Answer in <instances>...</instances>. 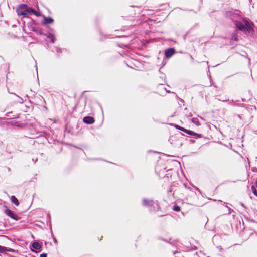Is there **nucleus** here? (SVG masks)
<instances>
[{
    "label": "nucleus",
    "mask_w": 257,
    "mask_h": 257,
    "mask_svg": "<svg viewBox=\"0 0 257 257\" xmlns=\"http://www.w3.org/2000/svg\"><path fill=\"white\" fill-rule=\"evenodd\" d=\"M143 204L145 206H152L154 204V202L152 200L144 199L143 201Z\"/></svg>",
    "instance_id": "0eeeda50"
},
{
    "label": "nucleus",
    "mask_w": 257,
    "mask_h": 257,
    "mask_svg": "<svg viewBox=\"0 0 257 257\" xmlns=\"http://www.w3.org/2000/svg\"><path fill=\"white\" fill-rule=\"evenodd\" d=\"M255 184H256V186L257 187V180L256 181Z\"/></svg>",
    "instance_id": "4be33fe9"
},
{
    "label": "nucleus",
    "mask_w": 257,
    "mask_h": 257,
    "mask_svg": "<svg viewBox=\"0 0 257 257\" xmlns=\"http://www.w3.org/2000/svg\"><path fill=\"white\" fill-rule=\"evenodd\" d=\"M175 52L174 48H168L165 51V56L166 58H170L175 53Z\"/></svg>",
    "instance_id": "20e7f679"
},
{
    "label": "nucleus",
    "mask_w": 257,
    "mask_h": 257,
    "mask_svg": "<svg viewBox=\"0 0 257 257\" xmlns=\"http://www.w3.org/2000/svg\"><path fill=\"white\" fill-rule=\"evenodd\" d=\"M175 127L177 129L179 130H180V131H184V127H181L178 125H175Z\"/></svg>",
    "instance_id": "dca6fc26"
},
{
    "label": "nucleus",
    "mask_w": 257,
    "mask_h": 257,
    "mask_svg": "<svg viewBox=\"0 0 257 257\" xmlns=\"http://www.w3.org/2000/svg\"><path fill=\"white\" fill-rule=\"evenodd\" d=\"M183 132L187 133L188 135L194 136L198 138H201L202 137V135L201 134L196 133L192 131L187 130L185 128H184V131Z\"/></svg>",
    "instance_id": "423d86ee"
},
{
    "label": "nucleus",
    "mask_w": 257,
    "mask_h": 257,
    "mask_svg": "<svg viewBox=\"0 0 257 257\" xmlns=\"http://www.w3.org/2000/svg\"><path fill=\"white\" fill-rule=\"evenodd\" d=\"M39 33L40 35L39 38L41 40H42V41L43 40H46L48 38V36L46 34H43L41 31H39Z\"/></svg>",
    "instance_id": "1a4fd4ad"
},
{
    "label": "nucleus",
    "mask_w": 257,
    "mask_h": 257,
    "mask_svg": "<svg viewBox=\"0 0 257 257\" xmlns=\"http://www.w3.org/2000/svg\"><path fill=\"white\" fill-rule=\"evenodd\" d=\"M157 206L158 209H159V208H160L158 204H157Z\"/></svg>",
    "instance_id": "5701e85b"
},
{
    "label": "nucleus",
    "mask_w": 257,
    "mask_h": 257,
    "mask_svg": "<svg viewBox=\"0 0 257 257\" xmlns=\"http://www.w3.org/2000/svg\"><path fill=\"white\" fill-rule=\"evenodd\" d=\"M47 254L46 253H43L41 254L40 257H47Z\"/></svg>",
    "instance_id": "f3484780"
},
{
    "label": "nucleus",
    "mask_w": 257,
    "mask_h": 257,
    "mask_svg": "<svg viewBox=\"0 0 257 257\" xmlns=\"http://www.w3.org/2000/svg\"><path fill=\"white\" fill-rule=\"evenodd\" d=\"M49 39L51 40V41L53 43H54L55 40V36L53 34L49 33Z\"/></svg>",
    "instance_id": "ddd939ff"
},
{
    "label": "nucleus",
    "mask_w": 257,
    "mask_h": 257,
    "mask_svg": "<svg viewBox=\"0 0 257 257\" xmlns=\"http://www.w3.org/2000/svg\"><path fill=\"white\" fill-rule=\"evenodd\" d=\"M11 201L12 203L15 204L17 206L19 205V201L18 199L14 196H12L11 197Z\"/></svg>",
    "instance_id": "9d476101"
},
{
    "label": "nucleus",
    "mask_w": 257,
    "mask_h": 257,
    "mask_svg": "<svg viewBox=\"0 0 257 257\" xmlns=\"http://www.w3.org/2000/svg\"><path fill=\"white\" fill-rule=\"evenodd\" d=\"M83 121L86 124H91L94 123L95 119L92 117L86 116L83 118Z\"/></svg>",
    "instance_id": "39448f33"
},
{
    "label": "nucleus",
    "mask_w": 257,
    "mask_h": 257,
    "mask_svg": "<svg viewBox=\"0 0 257 257\" xmlns=\"http://www.w3.org/2000/svg\"><path fill=\"white\" fill-rule=\"evenodd\" d=\"M5 213L7 216L15 220H18L20 219V217L16 214L14 213L13 211L10 209H6L5 211Z\"/></svg>",
    "instance_id": "7ed1b4c3"
},
{
    "label": "nucleus",
    "mask_w": 257,
    "mask_h": 257,
    "mask_svg": "<svg viewBox=\"0 0 257 257\" xmlns=\"http://www.w3.org/2000/svg\"><path fill=\"white\" fill-rule=\"evenodd\" d=\"M44 20L46 24L48 23V18H45Z\"/></svg>",
    "instance_id": "6ab92c4d"
},
{
    "label": "nucleus",
    "mask_w": 257,
    "mask_h": 257,
    "mask_svg": "<svg viewBox=\"0 0 257 257\" xmlns=\"http://www.w3.org/2000/svg\"><path fill=\"white\" fill-rule=\"evenodd\" d=\"M32 247L33 248H34L36 250L40 249L41 248V244L38 242H34L32 244Z\"/></svg>",
    "instance_id": "9b49d317"
},
{
    "label": "nucleus",
    "mask_w": 257,
    "mask_h": 257,
    "mask_svg": "<svg viewBox=\"0 0 257 257\" xmlns=\"http://www.w3.org/2000/svg\"><path fill=\"white\" fill-rule=\"evenodd\" d=\"M231 39L234 41H237V35L236 32H234L231 34Z\"/></svg>",
    "instance_id": "f8f14e48"
},
{
    "label": "nucleus",
    "mask_w": 257,
    "mask_h": 257,
    "mask_svg": "<svg viewBox=\"0 0 257 257\" xmlns=\"http://www.w3.org/2000/svg\"><path fill=\"white\" fill-rule=\"evenodd\" d=\"M17 12L19 15H22L24 17L28 14H33L36 16L40 15L39 12H37L35 10L26 4L20 5Z\"/></svg>",
    "instance_id": "f03ea898"
},
{
    "label": "nucleus",
    "mask_w": 257,
    "mask_h": 257,
    "mask_svg": "<svg viewBox=\"0 0 257 257\" xmlns=\"http://www.w3.org/2000/svg\"><path fill=\"white\" fill-rule=\"evenodd\" d=\"M54 241H55V243H57V241H56V240L55 239H54Z\"/></svg>",
    "instance_id": "412c9836"
},
{
    "label": "nucleus",
    "mask_w": 257,
    "mask_h": 257,
    "mask_svg": "<svg viewBox=\"0 0 257 257\" xmlns=\"http://www.w3.org/2000/svg\"><path fill=\"white\" fill-rule=\"evenodd\" d=\"M236 27L240 31L246 33H251L253 31V24L246 19H243L242 22L237 21L235 23Z\"/></svg>",
    "instance_id": "f257e3e1"
},
{
    "label": "nucleus",
    "mask_w": 257,
    "mask_h": 257,
    "mask_svg": "<svg viewBox=\"0 0 257 257\" xmlns=\"http://www.w3.org/2000/svg\"><path fill=\"white\" fill-rule=\"evenodd\" d=\"M6 251L13 252L14 250L10 248H7L4 246H0V252L5 253Z\"/></svg>",
    "instance_id": "6e6552de"
},
{
    "label": "nucleus",
    "mask_w": 257,
    "mask_h": 257,
    "mask_svg": "<svg viewBox=\"0 0 257 257\" xmlns=\"http://www.w3.org/2000/svg\"><path fill=\"white\" fill-rule=\"evenodd\" d=\"M251 191L253 192V193L257 196V191L255 188V187L254 186V185H252L251 187Z\"/></svg>",
    "instance_id": "2eb2a0df"
},
{
    "label": "nucleus",
    "mask_w": 257,
    "mask_h": 257,
    "mask_svg": "<svg viewBox=\"0 0 257 257\" xmlns=\"http://www.w3.org/2000/svg\"><path fill=\"white\" fill-rule=\"evenodd\" d=\"M172 209L174 211L179 212L180 210V207L178 205H174Z\"/></svg>",
    "instance_id": "4468645a"
},
{
    "label": "nucleus",
    "mask_w": 257,
    "mask_h": 257,
    "mask_svg": "<svg viewBox=\"0 0 257 257\" xmlns=\"http://www.w3.org/2000/svg\"><path fill=\"white\" fill-rule=\"evenodd\" d=\"M53 22V19L49 17V24L52 23Z\"/></svg>",
    "instance_id": "a211bd4d"
},
{
    "label": "nucleus",
    "mask_w": 257,
    "mask_h": 257,
    "mask_svg": "<svg viewBox=\"0 0 257 257\" xmlns=\"http://www.w3.org/2000/svg\"><path fill=\"white\" fill-rule=\"evenodd\" d=\"M196 124L198 125H200V123L198 122H196Z\"/></svg>",
    "instance_id": "aec40b11"
}]
</instances>
